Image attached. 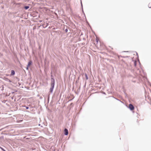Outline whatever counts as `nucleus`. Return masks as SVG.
<instances>
[{
	"mask_svg": "<svg viewBox=\"0 0 151 151\" xmlns=\"http://www.w3.org/2000/svg\"><path fill=\"white\" fill-rule=\"evenodd\" d=\"M52 82L51 83V87H54L55 81L54 79L52 78H51Z\"/></svg>",
	"mask_w": 151,
	"mask_h": 151,
	"instance_id": "f257e3e1",
	"label": "nucleus"
},
{
	"mask_svg": "<svg viewBox=\"0 0 151 151\" xmlns=\"http://www.w3.org/2000/svg\"><path fill=\"white\" fill-rule=\"evenodd\" d=\"M32 62L31 61L29 62L27 67V69L28 70L29 67L32 65Z\"/></svg>",
	"mask_w": 151,
	"mask_h": 151,
	"instance_id": "f03ea898",
	"label": "nucleus"
},
{
	"mask_svg": "<svg viewBox=\"0 0 151 151\" xmlns=\"http://www.w3.org/2000/svg\"><path fill=\"white\" fill-rule=\"evenodd\" d=\"M129 108L131 110H133L134 109V107L133 106V105L132 104H129Z\"/></svg>",
	"mask_w": 151,
	"mask_h": 151,
	"instance_id": "7ed1b4c3",
	"label": "nucleus"
},
{
	"mask_svg": "<svg viewBox=\"0 0 151 151\" xmlns=\"http://www.w3.org/2000/svg\"><path fill=\"white\" fill-rule=\"evenodd\" d=\"M64 134L65 135H67L68 134V130L67 129H64Z\"/></svg>",
	"mask_w": 151,
	"mask_h": 151,
	"instance_id": "20e7f679",
	"label": "nucleus"
},
{
	"mask_svg": "<svg viewBox=\"0 0 151 151\" xmlns=\"http://www.w3.org/2000/svg\"><path fill=\"white\" fill-rule=\"evenodd\" d=\"M15 74V72L14 70H12L11 71V76H13Z\"/></svg>",
	"mask_w": 151,
	"mask_h": 151,
	"instance_id": "39448f33",
	"label": "nucleus"
},
{
	"mask_svg": "<svg viewBox=\"0 0 151 151\" xmlns=\"http://www.w3.org/2000/svg\"><path fill=\"white\" fill-rule=\"evenodd\" d=\"M54 88L53 87H51L50 88V91L52 92V91H53V90Z\"/></svg>",
	"mask_w": 151,
	"mask_h": 151,
	"instance_id": "423d86ee",
	"label": "nucleus"
},
{
	"mask_svg": "<svg viewBox=\"0 0 151 151\" xmlns=\"http://www.w3.org/2000/svg\"><path fill=\"white\" fill-rule=\"evenodd\" d=\"M99 39L97 37H96L95 40V41L97 43H98Z\"/></svg>",
	"mask_w": 151,
	"mask_h": 151,
	"instance_id": "0eeeda50",
	"label": "nucleus"
},
{
	"mask_svg": "<svg viewBox=\"0 0 151 151\" xmlns=\"http://www.w3.org/2000/svg\"><path fill=\"white\" fill-rule=\"evenodd\" d=\"M29 8V6H25L24 7V8L26 9H28Z\"/></svg>",
	"mask_w": 151,
	"mask_h": 151,
	"instance_id": "6e6552de",
	"label": "nucleus"
},
{
	"mask_svg": "<svg viewBox=\"0 0 151 151\" xmlns=\"http://www.w3.org/2000/svg\"><path fill=\"white\" fill-rule=\"evenodd\" d=\"M8 81L9 82H11L12 81H11L9 80V79H8Z\"/></svg>",
	"mask_w": 151,
	"mask_h": 151,
	"instance_id": "1a4fd4ad",
	"label": "nucleus"
},
{
	"mask_svg": "<svg viewBox=\"0 0 151 151\" xmlns=\"http://www.w3.org/2000/svg\"><path fill=\"white\" fill-rule=\"evenodd\" d=\"M1 149L3 150V151H6L5 150H4L1 147Z\"/></svg>",
	"mask_w": 151,
	"mask_h": 151,
	"instance_id": "9d476101",
	"label": "nucleus"
},
{
	"mask_svg": "<svg viewBox=\"0 0 151 151\" xmlns=\"http://www.w3.org/2000/svg\"><path fill=\"white\" fill-rule=\"evenodd\" d=\"M26 109H28L29 107H28V106H26Z\"/></svg>",
	"mask_w": 151,
	"mask_h": 151,
	"instance_id": "9b49d317",
	"label": "nucleus"
},
{
	"mask_svg": "<svg viewBox=\"0 0 151 151\" xmlns=\"http://www.w3.org/2000/svg\"><path fill=\"white\" fill-rule=\"evenodd\" d=\"M86 78L87 79H88L87 76L86 74Z\"/></svg>",
	"mask_w": 151,
	"mask_h": 151,
	"instance_id": "f8f14e48",
	"label": "nucleus"
}]
</instances>
